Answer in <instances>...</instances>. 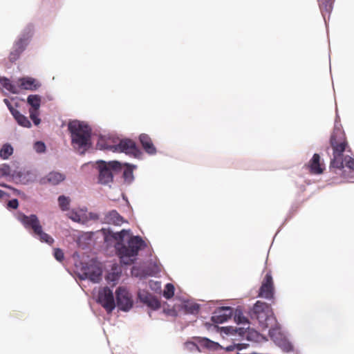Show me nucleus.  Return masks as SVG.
<instances>
[{
	"label": "nucleus",
	"mask_w": 354,
	"mask_h": 354,
	"mask_svg": "<svg viewBox=\"0 0 354 354\" xmlns=\"http://www.w3.org/2000/svg\"><path fill=\"white\" fill-rule=\"evenodd\" d=\"M104 241L107 245L114 243L116 254L124 265L133 263L139 252L147 247V242L140 236H135L130 230L111 232L103 229Z\"/></svg>",
	"instance_id": "obj_1"
},
{
	"label": "nucleus",
	"mask_w": 354,
	"mask_h": 354,
	"mask_svg": "<svg viewBox=\"0 0 354 354\" xmlns=\"http://www.w3.org/2000/svg\"><path fill=\"white\" fill-rule=\"evenodd\" d=\"M333 153L330 167L336 169L335 172L348 181H354V159L349 155H344L348 147L344 131L336 119L334 131L330 138Z\"/></svg>",
	"instance_id": "obj_2"
},
{
	"label": "nucleus",
	"mask_w": 354,
	"mask_h": 354,
	"mask_svg": "<svg viewBox=\"0 0 354 354\" xmlns=\"http://www.w3.org/2000/svg\"><path fill=\"white\" fill-rule=\"evenodd\" d=\"M68 129L73 148L81 154L84 153L91 146V128L84 122L73 120L68 123Z\"/></svg>",
	"instance_id": "obj_3"
},
{
	"label": "nucleus",
	"mask_w": 354,
	"mask_h": 354,
	"mask_svg": "<svg viewBox=\"0 0 354 354\" xmlns=\"http://www.w3.org/2000/svg\"><path fill=\"white\" fill-rule=\"evenodd\" d=\"M0 86L3 92L18 94L21 90L35 91L41 87V84L38 80L28 76L19 77L14 82L6 77H0Z\"/></svg>",
	"instance_id": "obj_4"
},
{
	"label": "nucleus",
	"mask_w": 354,
	"mask_h": 354,
	"mask_svg": "<svg viewBox=\"0 0 354 354\" xmlns=\"http://www.w3.org/2000/svg\"><path fill=\"white\" fill-rule=\"evenodd\" d=\"M17 218L26 230L31 229L32 230V234L35 239L48 245H52L54 243V239L44 231L43 227L37 215L30 214L26 216L24 214H19Z\"/></svg>",
	"instance_id": "obj_5"
},
{
	"label": "nucleus",
	"mask_w": 354,
	"mask_h": 354,
	"mask_svg": "<svg viewBox=\"0 0 354 354\" xmlns=\"http://www.w3.org/2000/svg\"><path fill=\"white\" fill-rule=\"evenodd\" d=\"M17 218L26 230L31 229L32 230V234L35 239L48 245H52L54 243V239L44 231L43 227L37 215L30 214L26 216L24 214H19Z\"/></svg>",
	"instance_id": "obj_6"
},
{
	"label": "nucleus",
	"mask_w": 354,
	"mask_h": 354,
	"mask_svg": "<svg viewBox=\"0 0 354 354\" xmlns=\"http://www.w3.org/2000/svg\"><path fill=\"white\" fill-rule=\"evenodd\" d=\"M234 329L236 330L237 335L231 336L230 341L232 344L225 347L226 351H241L248 346L246 343L243 342L245 340L259 342L263 338L257 330L250 328V326L234 327Z\"/></svg>",
	"instance_id": "obj_7"
},
{
	"label": "nucleus",
	"mask_w": 354,
	"mask_h": 354,
	"mask_svg": "<svg viewBox=\"0 0 354 354\" xmlns=\"http://www.w3.org/2000/svg\"><path fill=\"white\" fill-rule=\"evenodd\" d=\"M252 316L258 320L263 329H271L278 326L271 307L265 302H256L252 309Z\"/></svg>",
	"instance_id": "obj_8"
},
{
	"label": "nucleus",
	"mask_w": 354,
	"mask_h": 354,
	"mask_svg": "<svg viewBox=\"0 0 354 354\" xmlns=\"http://www.w3.org/2000/svg\"><path fill=\"white\" fill-rule=\"evenodd\" d=\"M99 171L98 181L103 185H109L113 180V171L121 168V163L118 161L105 162L102 160L96 162Z\"/></svg>",
	"instance_id": "obj_9"
},
{
	"label": "nucleus",
	"mask_w": 354,
	"mask_h": 354,
	"mask_svg": "<svg viewBox=\"0 0 354 354\" xmlns=\"http://www.w3.org/2000/svg\"><path fill=\"white\" fill-rule=\"evenodd\" d=\"M32 27H27L21 34L19 39L15 42L10 53V59L11 62L17 60L21 54L25 50L32 36Z\"/></svg>",
	"instance_id": "obj_10"
},
{
	"label": "nucleus",
	"mask_w": 354,
	"mask_h": 354,
	"mask_svg": "<svg viewBox=\"0 0 354 354\" xmlns=\"http://www.w3.org/2000/svg\"><path fill=\"white\" fill-rule=\"evenodd\" d=\"M115 306L123 312H129L133 306L132 294L125 286H119L115 291Z\"/></svg>",
	"instance_id": "obj_11"
},
{
	"label": "nucleus",
	"mask_w": 354,
	"mask_h": 354,
	"mask_svg": "<svg viewBox=\"0 0 354 354\" xmlns=\"http://www.w3.org/2000/svg\"><path fill=\"white\" fill-rule=\"evenodd\" d=\"M115 151L125 154L138 159H142L143 153L136 146L134 141L130 139L118 140Z\"/></svg>",
	"instance_id": "obj_12"
},
{
	"label": "nucleus",
	"mask_w": 354,
	"mask_h": 354,
	"mask_svg": "<svg viewBox=\"0 0 354 354\" xmlns=\"http://www.w3.org/2000/svg\"><path fill=\"white\" fill-rule=\"evenodd\" d=\"M269 335L273 342L285 352L293 351V346L289 341L287 335L283 333L278 326L269 329Z\"/></svg>",
	"instance_id": "obj_13"
},
{
	"label": "nucleus",
	"mask_w": 354,
	"mask_h": 354,
	"mask_svg": "<svg viewBox=\"0 0 354 354\" xmlns=\"http://www.w3.org/2000/svg\"><path fill=\"white\" fill-rule=\"evenodd\" d=\"M269 335L273 342L285 352L293 351V346L289 341L287 335L283 333L278 326L269 329Z\"/></svg>",
	"instance_id": "obj_14"
},
{
	"label": "nucleus",
	"mask_w": 354,
	"mask_h": 354,
	"mask_svg": "<svg viewBox=\"0 0 354 354\" xmlns=\"http://www.w3.org/2000/svg\"><path fill=\"white\" fill-rule=\"evenodd\" d=\"M97 301L109 313L115 308L113 292L107 287L99 290Z\"/></svg>",
	"instance_id": "obj_15"
},
{
	"label": "nucleus",
	"mask_w": 354,
	"mask_h": 354,
	"mask_svg": "<svg viewBox=\"0 0 354 354\" xmlns=\"http://www.w3.org/2000/svg\"><path fill=\"white\" fill-rule=\"evenodd\" d=\"M82 279H88L94 283H97L101 280L102 270L100 267L91 261L88 266H82L81 268Z\"/></svg>",
	"instance_id": "obj_16"
},
{
	"label": "nucleus",
	"mask_w": 354,
	"mask_h": 354,
	"mask_svg": "<svg viewBox=\"0 0 354 354\" xmlns=\"http://www.w3.org/2000/svg\"><path fill=\"white\" fill-rule=\"evenodd\" d=\"M37 175L32 170L17 169L12 173V180L16 183L26 185L35 180Z\"/></svg>",
	"instance_id": "obj_17"
},
{
	"label": "nucleus",
	"mask_w": 354,
	"mask_h": 354,
	"mask_svg": "<svg viewBox=\"0 0 354 354\" xmlns=\"http://www.w3.org/2000/svg\"><path fill=\"white\" fill-rule=\"evenodd\" d=\"M66 216L73 222L80 224H86L93 218L92 214L88 212V209L86 207L73 208L67 212Z\"/></svg>",
	"instance_id": "obj_18"
},
{
	"label": "nucleus",
	"mask_w": 354,
	"mask_h": 354,
	"mask_svg": "<svg viewBox=\"0 0 354 354\" xmlns=\"http://www.w3.org/2000/svg\"><path fill=\"white\" fill-rule=\"evenodd\" d=\"M218 324H216L210 320V322H206L204 323V327L209 332H217L219 333L223 339H227L230 340L231 336L237 335L236 330L234 329V326H218Z\"/></svg>",
	"instance_id": "obj_19"
},
{
	"label": "nucleus",
	"mask_w": 354,
	"mask_h": 354,
	"mask_svg": "<svg viewBox=\"0 0 354 354\" xmlns=\"http://www.w3.org/2000/svg\"><path fill=\"white\" fill-rule=\"evenodd\" d=\"M274 295L273 279L270 272L265 275L261 288L259 289V297L270 299Z\"/></svg>",
	"instance_id": "obj_20"
},
{
	"label": "nucleus",
	"mask_w": 354,
	"mask_h": 354,
	"mask_svg": "<svg viewBox=\"0 0 354 354\" xmlns=\"http://www.w3.org/2000/svg\"><path fill=\"white\" fill-rule=\"evenodd\" d=\"M233 308L230 306L217 308L212 313L211 321L216 324H223L233 315Z\"/></svg>",
	"instance_id": "obj_21"
},
{
	"label": "nucleus",
	"mask_w": 354,
	"mask_h": 354,
	"mask_svg": "<svg viewBox=\"0 0 354 354\" xmlns=\"http://www.w3.org/2000/svg\"><path fill=\"white\" fill-rule=\"evenodd\" d=\"M176 311L183 310L186 314L196 315L199 312L200 305L193 299H182L180 304L175 305Z\"/></svg>",
	"instance_id": "obj_22"
},
{
	"label": "nucleus",
	"mask_w": 354,
	"mask_h": 354,
	"mask_svg": "<svg viewBox=\"0 0 354 354\" xmlns=\"http://www.w3.org/2000/svg\"><path fill=\"white\" fill-rule=\"evenodd\" d=\"M138 296L142 303L145 304L152 310H157L160 306V303L158 299L147 290L140 289L138 292Z\"/></svg>",
	"instance_id": "obj_23"
},
{
	"label": "nucleus",
	"mask_w": 354,
	"mask_h": 354,
	"mask_svg": "<svg viewBox=\"0 0 354 354\" xmlns=\"http://www.w3.org/2000/svg\"><path fill=\"white\" fill-rule=\"evenodd\" d=\"M118 139L111 136H102L98 138L97 148L100 150L115 151Z\"/></svg>",
	"instance_id": "obj_24"
},
{
	"label": "nucleus",
	"mask_w": 354,
	"mask_h": 354,
	"mask_svg": "<svg viewBox=\"0 0 354 354\" xmlns=\"http://www.w3.org/2000/svg\"><path fill=\"white\" fill-rule=\"evenodd\" d=\"M138 139L145 153L149 156H156L157 154L158 150L148 134L141 133Z\"/></svg>",
	"instance_id": "obj_25"
},
{
	"label": "nucleus",
	"mask_w": 354,
	"mask_h": 354,
	"mask_svg": "<svg viewBox=\"0 0 354 354\" xmlns=\"http://www.w3.org/2000/svg\"><path fill=\"white\" fill-rule=\"evenodd\" d=\"M197 343L203 348L207 349L209 351H217L221 349H225L218 342L212 341L207 337H198L196 338Z\"/></svg>",
	"instance_id": "obj_26"
},
{
	"label": "nucleus",
	"mask_w": 354,
	"mask_h": 354,
	"mask_svg": "<svg viewBox=\"0 0 354 354\" xmlns=\"http://www.w3.org/2000/svg\"><path fill=\"white\" fill-rule=\"evenodd\" d=\"M308 167L310 172L314 174H321L324 171L325 165L321 160V158L319 154L315 153L313 155L308 162Z\"/></svg>",
	"instance_id": "obj_27"
},
{
	"label": "nucleus",
	"mask_w": 354,
	"mask_h": 354,
	"mask_svg": "<svg viewBox=\"0 0 354 354\" xmlns=\"http://www.w3.org/2000/svg\"><path fill=\"white\" fill-rule=\"evenodd\" d=\"M122 270L120 266L117 263L111 265V270L108 272L106 276V280L109 283H113L115 284L120 279Z\"/></svg>",
	"instance_id": "obj_28"
},
{
	"label": "nucleus",
	"mask_w": 354,
	"mask_h": 354,
	"mask_svg": "<svg viewBox=\"0 0 354 354\" xmlns=\"http://www.w3.org/2000/svg\"><path fill=\"white\" fill-rule=\"evenodd\" d=\"M104 220L105 223L115 225H121L124 222V218L115 210L109 212Z\"/></svg>",
	"instance_id": "obj_29"
},
{
	"label": "nucleus",
	"mask_w": 354,
	"mask_h": 354,
	"mask_svg": "<svg viewBox=\"0 0 354 354\" xmlns=\"http://www.w3.org/2000/svg\"><path fill=\"white\" fill-rule=\"evenodd\" d=\"M41 97L31 94L27 97V104L30 106L29 110H39L41 106Z\"/></svg>",
	"instance_id": "obj_30"
},
{
	"label": "nucleus",
	"mask_w": 354,
	"mask_h": 354,
	"mask_svg": "<svg viewBox=\"0 0 354 354\" xmlns=\"http://www.w3.org/2000/svg\"><path fill=\"white\" fill-rule=\"evenodd\" d=\"M45 179L48 183L55 185L62 182L65 179V176L59 172L52 171L46 176Z\"/></svg>",
	"instance_id": "obj_31"
},
{
	"label": "nucleus",
	"mask_w": 354,
	"mask_h": 354,
	"mask_svg": "<svg viewBox=\"0 0 354 354\" xmlns=\"http://www.w3.org/2000/svg\"><path fill=\"white\" fill-rule=\"evenodd\" d=\"M12 115L19 125L26 128L31 127V123L28 118L22 115L19 111H12Z\"/></svg>",
	"instance_id": "obj_32"
},
{
	"label": "nucleus",
	"mask_w": 354,
	"mask_h": 354,
	"mask_svg": "<svg viewBox=\"0 0 354 354\" xmlns=\"http://www.w3.org/2000/svg\"><path fill=\"white\" fill-rule=\"evenodd\" d=\"M125 166H126V168L124 169V170L123 171L124 180L127 183L130 184L134 180L133 171L134 169L136 168V166L133 165H129L127 163L125 164Z\"/></svg>",
	"instance_id": "obj_33"
},
{
	"label": "nucleus",
	"mask_w": 354,
	"mask_h": 354,
	"mask_svg": "<svg viewBox=\"0 0 354 354\" xmlns=\"http://www.w3.org/2000/svg\"><path fill=\"white\" fill-rule=\"evenodd\" d=\"M234 322L238 325H243L242 327H247L250 326L248 318L243 315L241 310L236 309L234 313Z\"/></svg>",
	"instance_id": "obj_34"
},
{
	"label": "nucleus",
	"mask_w": 354,
	"mask_h": 354,
	"mask_svg": "<svg viewBox=\"0 0 354 354\" xmlns=\"http://www.w3.org/2000/svg\"><path fill=\"white\" fill-rule=\"evenodd\" d=\"M59 208L63 212L70 211L71 200L68 196L64 195L59 196L57 199Z\"/></svg>",
	"instance_id": "obj_35"
},
{
	"label": "nucleus",
	"mask_w": 354,
	"mask_h": 354,
	"mask_svg": "<svg viewBox=\"0 0 354 354\" xmlns=\"http://www.w3.org/2000/svg\"><path fill=\"white\" fill-rule=\"evenodd\" d=\"M13 153V147L8 143L4 144L0 149V157L8 159Z\"/></svg>",
	"instance_id": "obj_36"
},
{
	"label": "nucleus",
	"mask_w": 354,
	"mask_h": 354,
	"mask_svg": "<svg viewBox=\"0 0 354 354\" xmlns=\"http://www.w3.org/2000/svg\"><path fill=\"white\" fill-rule=\"evenodd\" d=\"M13 171L14 170H12L7 164L0 165V178L10 177L12 178V173Z\"/></svg>",
	"instance_id": "obj_37"
},
{
	"label": "nucleus",
	"mask_w": 354,
	"mask_h": 354,
	"mask_svg": "<svg viewBox=\"0 0 354 354\" xmlns=\"http://www.w3.org/2000/svg\"><path fill=\"white\" fill-rule=\"evenodd\" d=\"M319 6L322 12L330 13L333 9L332 0H320Z\"/></svg>",
	"instance_id": "obj_38"
},
{
	"label": "nucleus",
	"mask_w": 354,
	"mask_h": 354,
	"mask_svg": "<svg viewBox=\"0 0 354 354\" xmlns=\"http://www.w3.org/2000/svg\"><path fill=\"white\" fill-rule=\"evenodd\" d=\"M174 286L171 283H167L166 284L164 291H163V296L166 299H170L174 295Z\"/></svg>",
	"instance_id": "obj_39"
},
{
	"label": "nucleus",
	"mask_w": 354,
	"mask_h": 354,
	"mask_svg": "<svg viewBox=\"0 0 354 354\" xmlns=\"http://www.w3.org/2000/svg\"><path fill=\"white\" fill-rule=\"evenodd\" d=\"M184 348L189 352H201L199 349V346L196 343L193 342H186L184 344Z\"/></svg>",
	"instance_id": "obj_40"
},
{
	"label": "nucleus",
	"mask_w": 354,
	"mask_h": 354,
	"mask_svg": "<svg viewBox=\"0 0 354 354\" xmlns=\"http://www.w3.org/2000/svg\"><path fill=\"white\" fill-rule=\"evenodd\" d=\"M30 118L32 120L35 125L37 126L40 124L41 120L39 118V110H29Z\"/></svg>",
	"instance_id": "obj_41"
},
{
	"label": "nucleus",
	"mask_w": 354,
	"mask_h": 354,
	"mask_svg": "<svg viewBox=\"0 0 354 354\" xmlns=\"http://www.w3.org/2000/svg\"><path fill=\"white\" fill-rule=\"evenodd\" d=\"M34 150L38 153H42L46 151V147L44 142L41 141H37L33 145Z\"/></svg>",
	"instance_id": "obj_42"
},
{
	"label": "nucleus",
	"mask_w": 354,
	"mask_h": 354,
	"mask_svg": "<svg viewBox=\"0 0 354 354\" xmlns=\"http://www.w3.org/2000/svg\"><path fill=\"white\" fill-rule=\"evenodd\" d=\"M149 288L155 291L158 292L160 291L161 289V285L160 283L156 281L150 280L148 283Z\"/></svg>",
	"instance_id": "obj_43"
},
{
	"label": "nucleus",
	"mask_w": 354,
	"mask_h": 354,
	"mask_svg": "<svg viewBox=\"0 0 354 354\" xmlns=\"http://www.w3.org/2000/svg\"><path fill=\"white\" fill-rule=\"evenodd\" d=\"M54 257L58 261H62L64 259V252L59 248L54 250Z\"/></svg>",
	"instance_id": "obj_44"
},
{
	"label": "nucleus",
	"mask_w": 354,
	"mask_h": 354,
	"mask_svg": "<svg viewBox=\"0 0 354 354\" xmlns=\"http://www.w3.org/2000/svg\"><path fill=\"white\" fill-rule=\"evenodd\" d=\"M18 205L19 203L17 199H12L8 203V207L12 209H17Z\"/></svg>",
	"instance_id": "obj_45"
},
{
	"label": "nucleus",
	"mask_w": 354,
	"mask_h": 354,
	"mask_svg": "<svg viewBox=\"0 0 354 354\" xmlns=\"http://www.w3.org/2000/svg\"><path fill=\"white\" fill-rule=\"evenodd\" d=\"M93 234V232H85L80 236L79 240L80 241L82 239H91L92 238Z\"/></svg>",
	"instance_id": "obj_46"
},
{
	"label": "nucleus",
	"mask_w": 354,
	"mask_h": 354,
	"mask_svg": "<svg viewBox=\"0 0 354 354\" xmlns=\"http://www.w3.org/2000/svg\"><path fill=\"white\" fill-rule=\"evenodd\" d=\"M3 102L4 103L6 104V106H8V109L10 110V113H12V111H17V109H15L12 105H11V103L10 102V101L8 100V99H4L3 100Z\"/></svg>",
	"instance_id": "obj_47"
},
{
	"label": "nucleus",
	"mask_w": 354,
	"mask_h": 354,
	"mask_svg": "<svg viewBox=\"0 0 354 354\" xmlns=\"http://www.w3.org/2000/svg\"><path fill=\"white\" fill-rule=\"evenodd\" d=\"M6 196V194L3 191L0 189V199L4 198Z\"/></svg>",
	"instance_id": "obj_48"
},
{
	"label": "nucleus",
	"mask_w": 354,
	"mask_h": 354,
	"mask_svg": "<svg viewBox=\"0 0 354 354\" xmlns=\"http://www.w3.org/2000/svg\"><path fill=\"white\" fill-rule=\"evenodd\" d=\"M17 194H21V192L20 191H18V190H16Z\"/></svg>",
	"instance_id": "obj_49"
}]
</instances>
